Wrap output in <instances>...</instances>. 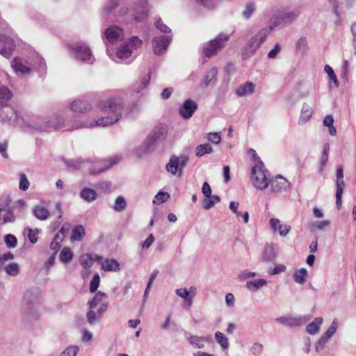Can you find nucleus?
<instances>
[{
	"label": "nucleus",
	"instance_id": "obj_1",
	"mask_svg": "<svg viewBox=\"0 0 356 356\" xmlns=\"http://www.w3.org/2000/svg\"><path fill=\"white\" fill-rule=\"evenodd\" d=\"M100 107L103 111L111 114V115L101 117L97 120H92L85 117H78L67 127V129L74 130L85 127H108L117 122L123 113L129 115L134 108H136V105L124 106L123 99L120 97H116L102 103Z\"/></svg>",
	"mask_w": 356,
	"mask_h": 356
},
{
	"label": "nucleus",
	"instance_id": "obj_2",
	"mask_svg": "<svg viewBox=\"0 0 356 356\" xmlns=\"http://www.w3.org/2000/svg\"><path fill=\"white\" fill-rule=\"evenodd\" d=\"M300 12L296 9L280 12L272 25L260 29L249 38L246 44L242 49V59L246 60L252 56L275 27L282 24H288L292 23L298 18Z\"/></svg>",
	"mask_w": 356,
	"mask_h": 356
},
{
	"label": "nucleus",
	"instance_id": "obj_3",
	"mask_svg": "<svg viewBox=\"0 0 356 356\" xmlns=\"http://www.w3.org/2000/svg\"><path fill=\"white\" fill-rule=\"evenodd\" d=\"M120 160L121 156H113L106 159L95 161L83 160L81 158L63 159V162L70 170L84 169L88 170L92 175H96L118 163Z\"/></svg>",
	"mask_w": 356,
	"mask_h": 356
},
{
	"label": "nucleus",
	"instance_id": "obj_4",
	"mask_svg": "<svg viewBox=\"0 0 356 356\" xmlns=\"http://www.w3.org/2000/svg\"><path fill=\"white\" fill-rule=\"evenodd\" d=\"M11 66L20 77L29 76L35 70L41 75H44L47 68L44 59L38 53H33L26 58L16 57L12 61Z\"/></svg>",
	"mask_w": 356,
	"mask_h": 356
},
{
	"label": "nucleus",
	"instance_id": "obj_5",
	"mask_svg": "<svg viewBox=\"0 0 356 356\" xmlns=\"http://www.w3.org/2000/svg\"><path fill=\"white\" fill-rule=\"evenodd\" d=\"M148 11L147 0H139L134 8H121L119 10V15L127 23L132 22H139L146 18Z\"/></svg>",
	"mask_w": 356,
	"mask_h": 356
},
{
	"label": "nucleus",
	"instance_id": "obj_6",
	"mask_svg": "<svg viewBox=\"0 0 356 356\" xmlns=\"http://www.w3.org/2000/svg\"><path fill=\"white\" fill-rule=\"evenodd\" d=\"M21 129L26 132L35 133L48 131V121L46 117L31 114L26 115L20 120Z\"/></svg>",
	"mask_w": 356,
	"mask_h": 356
},
{
	"label": "nucleus",
	"instance_id": "obj_7",
	"mask_svg": "<svg viewBox=\"0 0 356 356\" xmlns=\"http://www.w3.org/2000/svg\"><path fill=\"white\" fill-rule=\"evenodd\" d=\"M141 44L142 40L137 36H133L119 47L115 58H113L110 54L108 56L117 63H124L131 56L133 51L140 47Z\"/></svg>",
	"mask_w": 356,
	"mask_h": 356
},
{
	"label": "nucleus",
	"instance_id": "obj_8",
	"mask_svg": "<svg viewBox=\"0 0 356 356\" xmlns=\"http://www.w3.org/2000/svg\"><path fill=\"white\" fill-rule=\"evenodd\" d=\"M71 56L77 61L92 64L95 60L90 47L83 42L69 44Z\"/></svg>",
	"mask_w": 356,
	"mask_h": 356
},
{
	"label": "nucleus",
	"instance_id": "obj_9",
	"mask_svg": "<svg viewBox=\"0 0 356 356\" xmlns=\"http://www.w3.org/2000/svg\"><path fill=\"white\" fill-rule=\"evenodd\" d=\"M230 36V34L220 33L213 40L204 44L203 47L204 55L208 58H211L216 54L218 51H220L225 47Z\"/></svg>",
	"mask_w": 356,
	"mask_h": 356
},
{
	"label": "nucleus",
	"instance_id": "obj_10",
	"mask_svg": "<svg viewBox=\"0 0 356 356\" xmlns=\"http://www.w3.org/2000/svg\"><path fill=\"white\" fill-rule=\"evenodd\" d=\"M24 117L20 116L11 106L4 105L0 106V122L8 123L12 126H18L21 128L20 120Z\"/></svg>",
	"mask_w": 356,
	"mask_h": 356
},
{
	"label": "nucleus",
	"instance_id": "obj_11",
	"mask_svg": "<svg viewBox=\"0 0 356 356\" xmlns=\"http://www.w3.org/2000/svg\"><path fill=\"white\" fill-rule=\"evenodd\" d=\"M188 162V158L186 156H172L166 165V170L174 175L181 177L183 176L182 170L186 167Z\"/></svg>",
	"mask_w": 356,
	"mask_h": 356
},
{
	"label": "nucleus",
	"instance_id": "obj_12",
	"mask_svg": "<svg viewBox=\"0 0 356 356\" xmlns=\"http://www.w3.org/2000/svg\"><path fill=\"white\" fill-rule=\"evenodd\" d=\"M309 319L310 316H303L296 317L280 316L275 320L277 322L290 327H297L303 325Z\"/></svg>",
	"mask_w": 356,
	"mask_h": 356
},
{
	"label": "nucleus",
	"instance_id": "obj_13",
	"mask_svg": "<svg viewBox=\"0 0 356 356\" xmlns=\"http://www.w3.org/2000/svg\"><path fill=\"white\" fill-rule=\"evenodd\" d=\"M171 39L172 38L170 35L154 38L152 42L154 53L156 55H161L165 52Z\"/></svg>",
	"mask_w": 356,
	"mask_h": 356
},
{
	"label": "nucleus",
	"instance_id": "obj_14",
	"mask_svg": "<svg viewBox=\"0 0 356 356\" xmlns=\"http://www.w3.org/2000/svg\"><path fill=\"white\" fill-rule=\"evenodd\" d=\"M104 36L108 42L113 44L123 40L124 31L120 26L112 25L104 31Z\"/></svg>",
	"mask_w": 356,
	"mask_h": 356
},
{
	"label": "nucleus",
	"instance_id": "obj_15",
	"mask_svg": "<svg viewBox=\"0 0 356 356\" xmlns=\"http://www.w3.org/2000/svg\"><path fill=\"white\" fill-rule=\"evenodd\" d=\"M15 47V42L11 38L0 35V54L5 58H9Z\"/></svg>",
	"mask_w": 356,
	"mask_h": 356
},
{
	"label": "nucleus",
	"instance_id": "obj_16",
	"mask_svg": "<svg viewBox=\"0 0 356 356\" xmlns=\"http://www.w3.org/2000/svg\"><path fill=\"white\" fill-rule=\"evenodd\" d=\"M108 302H102L101 307H99L97 312L94 311L95 309H90L86 314V318L89 324L94 325L100 322L103 314L107 310Z\"/></svg>",
	"mask_w": 356,
	"mask_h": 356
},
{
	"label": "nucleus",
	"instance_id": "obj_17",
	"mask_svg": "<svg viewBox=\"0 0 356 356\" xmlns=\"http://www.w3.org/2000/svg\"><path fill=\"white\" fill-rule=\"evenodd\" d=\"M197 108V104L191 99H186L179 108V114L185 120L190 119Z\"/></svg>",
	"mask_w": 356,
	"mask_h": 356
},
{
	"label": "nucleus",
	"instance_id": "obj_18",
	"mask_svg": "<svg viewBox=\"0 0 356 356\" xmlns=\"http://www.w3.org/2000/svg\"><path fill=\"white\" fill-rule=\"evenodd\" d=\"M277 257L275 245L273 243H266L261 253V261L264 263H274Z\"/></svg>",
	"mask_w": 356,
	"mask_h": 356
},
{
	"label": "nucleus",
	"instance_id": "obj_19",
	"mask_svg": "<svg viewBox=\"0 0 356 356\" xmlns=\"http://www.w3.org/2000/svg\"><path fill=\"white\" fill-rule=\"evenodd\" d=\"M9 200L6 201V205L0 208V220L3 223L14 222L16 220V216L14 213L13 207L8 205Z\"/></svg>",
	"mask_w": 356,
	"mask_h": 356
},
{
	"label": "nucleus",
	"instance_id": "obj_20",
	"mask_svg": "<svg viewBox=\"0 0 356 356\" xmlns=\"http://www.w3.org/2000/svg\"><path fill=\"white\" fill-rule=\"evenodd\" d=\"M270 225L274 232H278L282 237L286 236L290 232L291 227L287 224H281L277 218H271Z\"/></svg>",
	"mask_w": 356,
	"mask_h": 356
},
{
	"label": "nucleus",
	"instance_id": "obj_21",
	"mask_svg": "<svg viewBox=\"0 0 356 356\" xmlns=\"http://www.w3.org/2000/svg\"><path fill=\"white\" fill-rule=\"evenodd\" d=\"M252 168V178H268L270 173L261 160H258Z\"/></svg>",
	"mask_w": 356,
	"mask_h": 356
},
{
	"label": "nucleus",
	"instance_id": "obj_22",
	"mask_svg": "<svg viewBox=\"0 0 356 356\" xmlns=\"http://www.w3.org/2000/svg\"><path fill=\"white\" fill-rule=\"evenodd\" d=\"M188 343L195 348H203L206 342L212 343L213 341L211 337L190 335Z\"/></svg>",
	"mask_w": 356,
	"mask_h": 356
},
{
	"label": "nucleus",
	"instance_id": "obj_23",
	"mask_svg": "<svg viewBox=\"0 0 356 356\" xmlns=\"http://www.w3.org/2000/svg\"><path fill=\"white\" fill-rule=\"evenodd\" d=\"M48 121V131L50 129H56L67 127L65 125V119L60 115H54L49 118H47Z\"/></svg>",
	"mask_w": 356,
	"mask_h": 356
},
{
	"label": "nucleus",
	"instance_id": "obj_24",
	"mask_svg": "<svg viewBox=\"0 0 356 356\" xmlns=\"http://www.w3.org/2000/svg\"><path fill=\"white\" fill-rule=\"evenodd\" d=\"M255 85L252 82H246L245 84L239 86L236 90V95L239 97H246L252 95L254 92Z\"/></svg>",
	"mask_w": 356,
	"mask_h": 356
},
{
	"label": "nucleus",
	"instance_id": "obj_25",
	"mask_svg": "<svg viewBox=\"0 0 356 356\" xmlns=\"http://www.w3.org/2000/svg\"><path fill=\"white\" fill-rule=\"evenodd\" d=\"M290 185L289 179H272L270 182V191L274 193L285 191Z\"/></svg>",
	"mask_w": 356,
	"mask_h": 356
},
{
	"label": "nucleus",
	"instance_id": "obj_26",
	"mask_svg": "<svg viewBox=\"0 0 356 356\" xmlns=\"http://www.w3.org/2000/svg\"><path fill=\"white\" fill-rule=\"evenodd\" d=\"M39 293V290L37 288H33L26 291L23 298L24 304L28 307H31L38 298Z\"/></svg>",
	"mask_w": 356,
	"mask_h": 356
},
{
	"label": "nucleus",
	"instance_id": "obj_27",
	"mask_svg": "<svg viewBox=\"0 0 356 356\" xmlns=\"http://www.w3.org/2000/svg\"><path fill=\"white\" fill-rule=\"evenodd\" d=\"M90 104L85 100L76 99L70 104V109L76 113H85L90 110Z\"/></svg>",
	"mask_w": 356,
	"mask_h": 356
},
{
	"label": "nucleus",
	"instance_id": "obj_28",
	"mask_svg": "<svg viewBox=\"0 0 356 356\" xmlns=\"http://www.w3.org/2000/svg\"><path fill=\"white\" fill-rule=\"evenodd\" d=\"M108 302L107 300V296L106 293L98 291L93 298L88 301V305L90 309H95L97 307V306L99 305L101 307L102 302Z\"/></svg>",
	"mask_w": 356,
	"mask_h": 356
},
{
	"label": "nucleus",
	"instance_id": "obj_29",
	"mask_svg": "<svg viewBox=\"0 0 356 356\" xmlns=\"http://www.w3.org/2000/svg\"><path fill=\"white\" fill-rule=\"evenodd\" d=\"M80 197L87 202H94L97 197V194L96 191L91 188L84 187L80 191Z\"/></svg>",
	"mask_w": 356,
	"mask_h": 356
},
{
	"label": "nucleus",
	"instance_id": "obj_30",
	"mask_svg": "<svg viewBox=\"0 0 356 356\" xmlns=\"http://www.w3.org/2000/svg\"><path fill=\"white\" fill-rule=\"evenodd\" d=\"M168 134L167 128L163 125L155 127L151 135L155 138L157 143L163 142Z\"/></svg>",
	"mask_w": 356,
	"mask_h": 356
},
{
	"label": "nucleus",
	"instance_id": "obj_31",
	"mask_svg": "<svg viewBox=\"0 0 356 356\" xmlns=\"http://www.w3.org/2000/svg\"><path fill=\"white\" fill-rule=\"evenodd\" d=\"M33 213L34 216L40 220H45L49 216V211L46 208L36 205L33 209Z\"/></svg>",
	"mask_w": 356,
	"mask_h": 356
},
{
	"label": "nucleus",
	"instance_id": "obj_32",
	"mask_svg": "<svg viewBox=\"0 0 356 356\" xmlns=\"http://www.w3.org/2000/svg\"><path fill=\"white\" fill-rule=\"evenodd\" d=\"M323 323L321 317H316L314 320L307 325L306 330L310 334H316L320 330V325Z\"/></svg>",
	"mask_w": 356,
	"mask_h": 356
},
{
	"label": "nucleus",
	"instance_id": "obj_33",
	"mask_svg": "<svg viewBox=\"0 0 356 356\" xmlns=\"http://www.w3.org/2000/svg\"><path fill=\"white\" fill-rule=\"evenodd\" d=\"M337 191H336V205L338 209L340 208L341 205V198L343 192V189L345 188V182L343 179H337L336 183Z\"/></svg>",
	"mask_w": 356,
	"mask_h": 356
},
{
	"label": "nucleus",
	"instance_id": "obj_34",
	"mask_svg": "<svg viewBox=\"0 0 356 356\" xmlns=\"http://www.w3.org/2000/svg\"><path fill=\"white\" fill-rule=\"evenodd\" d=\"M155 143H157L156 140L151 134H149L140 147L142 152H139L138 155L142 156L143 154L151 151Z\"/></svg>",
	"mask_w": 356,
	"mask_h": 356
},
{
	"label": "nucleus",
	"instance_id": "obj_35",
	"mask_svg": "<svg viewBox=\"0 0 356 356\" xmlns=\"http://www.w3.org/2000/svg\"><path fill=\"white\" fill-rule=\"evenodd\" d=\"M267 281L264 279H258L254 280H250L246 282V287L248 289L252 291H255L259 289L266 286Z\"/></svg>",
	"mask_w": 356,
	"mask_h": 356
},
{
	"label": "nucleus",
	"instance_id": "obj_36",
	"mask_svg": "<svg viewBox=\"0 0 356 356\" xmlns=\"http://www.w3.org/2000/svg\"><path fill=\"white\" fill-rule=\"evenodd\" d=\"M313 113L312 108L307 104H304L301 110V114L299 119V124H303L307 122L312 117Z\"/></svg>",
	"mask_w": 356,
	"mask_h": 356
},
{
	"label": "nucleus",
	"instance_id": "obj_37",
	"mask_svg": "<svg viewBox=\"0 0 356 356\" xmlns=\"http://www.w3.org/2000/svg\"><path fill=\"white\" fill-rule=\"evenodd\" d=\"M102 268L106 271H119L120 264L115 259H106L102 264Z\"/></svg>",
	"mask_w": 356,
	"mask_h": 356
},
{
	"label": "nucleus",
	"instance_id": "obj_38",
	"mask_svg": "<svg viewBox=\"0 0 356 356\" xmlns=\"http://www.w3.org/2000/svg\"><path fill=\"white\" fill-rule=\"evenodd\" d=\"M213 152V147L209 143L199 145L195 148V156L202 157L206 154H211Z\"/></svg>",
	"mask_w": 356,
	"mask_h": 356
},
{
	"label": "nucleus",
	"instance_id": "obj_39",
	"mask_svg": "<svg viewBox=\"0 0 356 356\" xmlns=\"http://www.w3.org/2000/svg\"><path fill=\"white\" fill-rule=\"evenodd\" d=\"M308 272L306 268H302L293 273L294 281L300 284H303L306 282Z\"/></svg>",
	"mask_w": 356,
	"mask_h": 356
},
{
	"label": "nucleus",
	"instance_id": "obj_40",
	"mask_svg": "<svg viewBox=\"0 0 356 356\" xmlns=\"http://www.w3.org/2000/svg\"><path fill=\"white\" fill-rule=\"evenodd\" d=\"M81 266L85 270H88L93 265V259L92 253L83 254L79 259Z\"/></svg>",
	"mask_w": 356,
	"mask_h": 356
},
{
	"label": "nucleus",
	"instance_id": "obj_41",
	"mask_svg": "<svg viewBox=\"0 0 356 356\" xmlns=\"http://www.w3.org/2000/svg\"><path fill=\"white\" fill-rule=\"evenodd\" d=\"M218 74V69L215 67H212L209 70L207 74L204 75V77L202 81V84L204 87L209 86V85L211 83L212 80L215 79Z\"/></svg>",
	"mask_w": 356,
	"mask_h": 356
},
{
	"label": "nucleus",
	"instance_id": "obj_42",
	"mask_svg": "<svg viewBox=\"0 0 356 356\" xmlns=\"http://www.w3.org/2000/svg\"><path fill=\"white\" fill-rule=\"evenodd\" d=\"M85 235V229L82 225H76L72 232L71 240L80 241L82 236Z\"/></svg>",
	"mask_w": 356,
	"mask_h": 356
},
{
	"label": "nucleus",
	"instance_id": "obj_43",
	"mask_svg": "<svg viewBox=\"0 0 356 356\" xmlns=\"http://www.w3.org/2000/svg\"><path fill=\"white\" fill-rule=\"evenodd\" d=\"M215 339L224 350L227 349L229 346L228 338L223 333L218 331L215 333Z\"/></svg>",
	"mask_w": 356,
	"mask_h": 356
},
{
	"label": "nucleus",
	"instance_id": "obj_44",
	"mask_svg": "<svg viewBox=\"0 0 356 356\" xmlns=\"http://www.w3.org/2000/svg\"><path fill=\"white\" fill-rule=\"evenodd\" d=\"M127 201L123 196H118L115 200L113 206V209L117 212H122L127 207Z\"/></svg>",
	"mask_w": 356,
	"mask_h": 356
},
{
	"label": "nucleus",
	"instance_id": "obj_45",
	"mask_svg": "<svg viewBox=\"0 0 356 356\" xmlns=\"http://www.w3.org/2000/svg\"><path fill=\"white\" fill-rule=\"evenodd\" d=\"M73 259V252L69 248H64L60 254V260L65 264L70 263Z\"/></svg>",
	"mask_w": 356,
	"mask_h": 356
},
{
	"label": "nucleus",
	"instance_id": "obj_46",
	"mask_svg": "<svg viewBox=\"0 0 356 356\" xmlns=\"http://www.w3.org/2000/svg\"><path fill=\"white\" fill-rule=\"evenodd\" d=\"M4 270L10 276H17L19 272V266L17 263H10L4 267Z\"/></svg>",
	"mask_w": 356,
	"mask_h": 356
},
{
	"label": "nucleus",
	"instance_id": "obj_47",
	"mask_svg": "<svg viewBox=\"0 0 356 356\" xmlns=\"http://www.w3.org/2000/svg\"><path fill=\"white\" fill-rule=\"evenodd\" d=\"M256 10V4L254 2H250L246 4L244 10L242 13L243 17L245 19H250Z\"/></svg>",
	"mask_w": 356,
	"mask_h": 356
},
{
	"label": "nucleus",
	"instance_id": "obj_48",
	"mask_svg": "<svg viewBox=\"0 0 356 356\" xmlns=\"http://www.w3.org/2000/svg\"><path fill=\"white\" fill-rule=\"evenodd\" d=\"M13 97L12 92L6 87L0 88V102L2 104L7 103Z\"/></svg>",
	"mask_w": 356,
	"mask_h": 356
},
{
	"label": "nucleus",
	"instance_id": "obj_49",
	"mask_svg": "<svg viewBox=\"0 0 356 356\" xmlns=\"http://www.w3.org/2000/svg\"><path fill=\"white\" fill-rule=\"evenodd\" d=\"M272 179H252V184L259 190H264L270 186Z\"/></svg>",
	"mask_w": 356,
	"mask_h": 356
},
{
	"label": "nucleus",
	"instance_id": "obj_50",
	"mask_svg": "<svg viewBox=\"0 0 356 356\" xmlns=\"http://www.w3.org/2000/svg\"><path fill=\"white\" fill-rule=\"evenodd\" d=\"M120 0H107L104 6V12L106 13H112L119 5Z\"/></svg>",
	"mask_w": 356,
	"mask_h": 356
},
{
	"label": "nucleus",
	"instance_id": "obj_51",
	"mask_svg": "<svg viewBox=\"0 0 356 356\" xmlns=\"http://www.w3.org/2000/svg\"><path fill=\"white\" fill-rule=\"evenodd\" d=\"M151 77V73L148 72V74L142 78L140 84L135 88V92L136 93H140L143 89H145L149 83Z\"/></svg>",
	"mask_w": 356,
	"mask_h": 356
},
{
	"label": "nucleus",
	"instance_id": "obj_52",
	"mask_svg": "<svg viewBox=\"0 0 356 356\" xmlns=\"http://www.w3.org/2000/svg\"><path fill=\"white\" fill-rule=\"evenodd\" d=\"M324 70L329 76L330 81L334 83V86L335 88L338 87L339 82L333 69L330 65H326L324 67Z\"/></svg>",
	"mask_w": 356,
	"mask_h": 356
},
{
	"label": "nucleus",
	"instance_id": "obj_53",
	"mask_svg": "<svg viewBox=\"0 0 356 356\" xmlns=\"http://www.w3.org/2000/svg\"><path fill=\"white\" fill-rule=\"evenodd\" d=\"M4 241L8 248H14L17 246V238L10 234H6L4 236Z\"/></svg>",
	"mask_w": 356,
	"mask_h": 356
},
{
	"label": "nucleus",
	"instance_id": "obj_54",
	"mask_svg": "<svg viewBox=\"0 0 356 356\" xmlns=\"http://www.w3.org/2000/svg\"><path fill=\"white\" fill-rule=\"evenodd\" d=\"M169 197L170 195L168 193L160 191L157 193V195H155L153 200V203L154 204L163 203L165 202Z\"/></svg>",
	"mask_w": 356,
	"mask_h": 356
},
{
	"label": "nucleus",
	"instance_id": "obj_55",
	"mask_svg": "<svg viewBox=\"0 0 356 356\" xmlns=\"http://www.w3.org/2000/svg\"><path fill=\"white\" fill-rule=\"evenodd\" d=\"M99 282H100L99 275L98 273H95L92 276V278L90 282V291L91 293H95L97 290L99 285Z\"/></svg>",
	"mask_w": 356,
	"mask_h": 356
},
{
	"label": "nucleus",
	"instance_id": "obj_56",
	"mask_svg": "<svg viewBox=\"0 0 356 356\" xmlns=\"http://www.w3.org/2000/svg\"><path fill=\"white\" fill-rule=\"evenodd\" d=\"M206 139L208 141L213 143V144H216V145L219 144L221 141L220 135L219 133H217V132H211V133L207 134V135L206 136Z\"/></svg>",
	"mask_w": 356,
	"mask_h": 356
},
{
	"label": "nucleus",
	"instance_id": "obj_57",
	"mask_svg": "<svg viewBox=\"0 0 356 356\" xmlns=\"http://www.w3.org/2000/svg\"><path fill=\"white\" fill-rule=\"evenodd\" d=\"M155 26L157 29L163 33H170L171 31V29L163 22L160 17L156 19Z\"/></svg>",
	"mask_w": 356,
	"mask_h": 356
},
{
	"label": "nucleus",
	"instance_id": "obj_58",
	"mask_svg": "<svg viewBox=\"0 0 356 356\" xmlns=\"http://www.w3.org/2000/svg\"><path fill=\"white\" fill-rule=\"evenodd\" d=\"M338 327V322L337 319H334L332 322V324L330 327L327 330V331L325 332V335L326 337H328L330 339L337 332Z\"/></svg>",
	"mask_w": 356,
	"mask_h": 356
},
{
	"label": "nucleus",
	"instance_id": "obj_59",
	"mask_svg": "<svg viewBox=\"0 0 356 356\" xmlns=\"http://www.w3.org/2000/svg\"><path fill=\"white\" fill-rule=\"evenodd\" d=\"M79 351V346H70L67 347L60 356H76Z\"/></svg>",
	"mask_w": 356,
	"mask_h": 356
},
{
	"label": "nucleus",
	"instance_id": "obj_60",
	"mask_svg": "<svg viewBox=\"0 0 356 356\" xmlns=\"http://www.w3.org/2000/svg\"><path fill=\"white\" fill-rule=\"evenodd\" d=\"M307 42L306 38L303 37L300 38L296 43V50L298 52L304 53L307 49Z\"/></svg>",
	"mask_w": 356,
	"mask_h": 356
},
{
	"label": "nucleus",
	"instance_id": "obj_61",
	"mask_svg": "<svg viewBox=\"0 0 356 356\" xmlns=\"http://www.w3.org/2000/svg\"><path fill=\"white\" fill-rule=\"evenodd\" d=\"M329 338L326 337L325 334L321 336V337L318 340L316 344V351L320 352L324 348L325 345L328 342Z\"/></svg>",
	"mask_w": 356,
	"mask_h": 356
},
{
	"label": "nucleus",
	"instance_id": "obj_62",
	"mask_svg": "<svg viewBox=\"0 0 356 356\" xmlns=\"http://www.w3.org/2000/svg\"><path fill=\"white\" fill-rule=\"evenodd\" d=\"M286 266L283 264H278L275 266V268H270L268 270V273L270 275H274L277 274H280L281 273H283L286 270Z\"/></svg>",
	"mask_w": 356,
	"mask_h": 356
},
{
	"label": "nucleus",
	"instance_id": "obj_63",
	"mask_svg": "<svg viewBox=\"0 0 356 356\" xmlns=\"http://www.w3.org/2000/svg\"><path fill=\"white\" fill-rule=\"evenodd\" d=\"M12 207H13V211L15 209H17L18 213H22L26 209V202L22 199H19L16 201Z\"/></svg>",
	"mask_w": 356,
	"mask_h": 356
},
{
	"label": "nucleus",
	"instance_id": "obj_64",
	"mask_svg": "<svg viewBox=\"0 0 356 356\" xmlns=\"http://www.w3.org/2000/svg\"><path fill=\"white\" fill-rule=\"evenodd\" d=\"M263 350V345L259 343H254L251 348L250 351L254 356H260Z\"/></svg>",
	"mask_w": 356,
	"mask_h": 356
}]
</instances>
